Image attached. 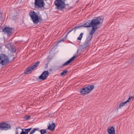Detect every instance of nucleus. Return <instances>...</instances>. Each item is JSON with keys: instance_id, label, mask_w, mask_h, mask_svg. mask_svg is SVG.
Segmentation results:
<instances>
[{"instance_id": "nucleus-1", "label": "nucleus", "mask_w": 134, "mask_h": 134, "mask_svg": "<svg viewBox=\"0 0 134 134\" xmlns=\"http://www.w3.org/2000/svg\"><path fill=\"white\" fill-rule=\"evenodd\" d=\"M103 20V18L102 16L94 17L91 20H88L83 25L84 27H92V28L89 32V34L87 37L86 40L90 41L92 37L93 34L102 24Z\"/></svg>"}, {"instance_id": "nucleus-2", "label": "nucleus", "mask_w": 134, "mask_h": 134, "mask_svg": "<svg viewBox=\"0 0 134 134\" xmlns=\"http://www.w3.org/2000/svg\"><path fill=\"white\" fill-rule=\"evenodd\" d=\"M29 14L34 24H37L40 22L42 20V17L39 15V13H38L34 11L30 12Z\"/></svg>"}, {"instance_id": "nucleus-3", "label": "nucleus", "mask_w": 134, "mask_h": 134, "mask_svg": "<svg viewBox=\"0 0 134 134\" xmlns=\"http://www.w3.org/2000/svg\"><path fill=\"white\" fill-rule=\"evenodd\" d=\"M94 88V86L93 85H89L85 88H83L80 90V92L82 94H86L89 93Z\"/></svg>"}, {"instance_id": "nucleus-4", "label": "nucleus", "mask_w": 134, "mask_h": 134, "mask_svg": "<svg viewBox=\"0 0 134 134\" xmlns=\"http://www.w3.org/2000/svg\"><path fill=\"white\" fill-rule=\"evenodd\" d=\"M9 62V58L7 56L3 54H0V64L4 65Z\"/></svg>"}, {"instance_id": "nucleus-5", "label": "nucleus", "mask_w": 134, "mask_h": 134, "mask_svg": "<svg viewBox=\"0 0 134 134\" xmlns=\"http://www.w3.org/2000/svg\"><path fill=\"white\" fill-rule=\"evenodd\" d=\"M54 3L58 9L61 10L65 7V3L62 0H56Z\"/></svg>"}, {"instance_id": "nucleus-6", "label": "nucleus", "mask_w": 134, "mask_h": 134, "mask_svg": "<svg viewBox=\"0 0 134 134\" xmlns=\"http://www.w3.org/2000/svg\"><path fill=\"white\" fill-rule=\"evenodd\" d=\"M40 62L38 61L35 63L34 64L28 68L27 70L24 72L25 74H28L30 73L32 71H34Z\"/></svg>"}, {"instance_id": "nucleus-7", "label": "nucleus", "mask_w": 134, "mask_h": 134, "mask_svg": "<svg viewBox=\"0 0 134 134\" xmlns=\"http://www.w3.org/2000/svg\"><path fill=\"white\" fill-rule=\"evenodd\" d=\"M11 126L9 124L6 123L4 122L0 124V130H6L10 129Z\"/></svg>"}, {"instance_id": "nucleus-8", "label": "nucleus", "mask_w": 134, "mask_h": 134, "mask_svg": "<svg viewBox=\"0 0 134 134\" xmlns=\"http://www.w3.org/2000/svg\"><path fill=\"white\" fill-rule=\"evenodd\" d=\"M35 5L37 8H41L44 5V3L43 0H35Z\"/></svg>"}, {"instance_id": "nucleus-9", "label": "nucleus", "mask_w": 134, "mask_h": 134, "mask_svg": "<svg viewBox=\"0 0 134 134\" xmlns=\"http://www.w3.org/2000/svg\"><path fill=\"white\" fill-rule=\"evenodd\" d=\"M3 31L6 32L8 35L10 36L14 32L13 29L8 27H5L3 29Z\"/></svg>"}, {"instance_id": "nucleus-10", "label": "nucleus", "mask_w": 134, "mask_h": 134, "mask_svg": "<svg viewBox=\"0 0 134 134\" xmlns=\"http://www.w3.org/2000/svg\"><path fill=\"white\" fill-rule=\"evenodd\" d=\"M49 72L47 71H45L39 77V79L42 80H44L47 78Z\"/></svg>"}, {"instance_id": "nucleus-11", "label": "nucleus", "mask_w": 134, "mask_h": 134, "mask_svg": "<svg viewBox=\"0 0 134 134\" xmlns=\"http://www.w3.org/2000/svg\"><path fill=\"white\" fill-rule=\"evenodd\" d=\"M75 55L73 56V57H72L71 58H70L69 60H68L63 64L62 66H65L68 65L72 61L75 59Z\"/></svg>"}, {"instance_id": "nucleus-12", "label": "nucleus", "mask_w": 134, "mask_h": 134, "mask_svg": "<svg viewBox=\"0 0 134 134\" xmlns=\"http://www.w3.org/2000/svg\"><path fill=\"white\" fill-rule=\"evenodd\" d=\"M108 132L109 134H115V129L113 127H110L107 129Z\"/></svg>"}, {"instance_id": "nucleus-13", "label": "nucleus", "mask_w": 134, "mask_h": 134, "mask_svg": "<svg viewBox=\"0 0 134 134\" xmlns=\"http://www.w3.org/2000/svg\"><path fill=\"white\" fill-rule=\"evenodd\" d=\"M55 127V124L52 122L51 124H50L48 126V129L49 130L53 131Z\"/></svg>"}, {"instance_id": "nucleus-14", "label": "nucleus", "mask_w": 134, "mask_h": 134, "mask_svg": "<svg viewBox=\"0 0 134 134\" xmlns=\"http://www.w3.org/2000/svg\"><path fill=\"white\" fill-rule=\"evenodd\" d=\"M128 102V101L127 100L124 102L121 103L119 105L118 109L119 108H121L122 107L125 105H127V104H129Z\"/></svg>"}, {"instance_id": "nucleus-15", "label": "nucleus", "mask_w": 134, "mask_h": 134, "mask_svg": "<svg viewBox=\"0 0 134 134\" xmlns=\"http://www.w3.org/2000/svg\"><path fill=\"white\" fill-rule=\"evenodd\" d=\"M90 45V42L87 40L85 41L84 44H83V47L86 48L88 47Z\"/></svg>"}, {"instance_id": "nucleus-16", "label": "nucleus", "mask_w": 134, "mask_h": 134, "mask_svg": "<svg viewBox=\"0 0 134 134\" xmlns=\"http://www.w3.org/2000/svg\"><path fill=\"white\" fill-rule=\"evenodd\" d=\"M80 27V26H77V27H75V28L72 29H71V30L70 31H69L68 32V33L66 35V37L67 36V35H68V34L69 33H70V32H71L72 30H74V32H75V31H76V29H78L79 28V27Z\"/></svg>"}, {"instance_id": "nucleus-17", "label": "nucleus", "mask_w": 134, "mask_h": 134, "mask_svg": "<svg viewBox=\"0 0 134 134\" xmlns=\"http://www.w3.org/2000/svg\"><path fill=\"white\" fill-rule=\"evenodd\" d=\"M32 128H29L27 129H24V131L25 133L26 134H27L30 131L31 129Z\"/></svg>"}, {"instance_id": "nucleus-18", "label": "nucleus", "mask_w": 134, "mask_h": 134, "mask_svg": "<svg viewBox=\"0 0 134 134\" xmlns=\"http://www.w3.org/2000/svg\"><path fill=\"white\" fill-rule=\"evenodd\" d=\"M68 71L67 70H64L61 74V75L63 76L65 75L66 73L68 72Z\"/></svg>"}, {"instance_id": "nucleus-19", "label": "nucleus", "mask_w": 134, "mask_h": 134, "mask_svg": "<svg viewBox=\"0 0 134 134\" xmlns=\"http://www.w3.org/2000/svg\"><path fill=\"white\" fill-rule=\"evenodd\" d=\"M83 35V33H81L80 34V35L79 36V37H77V39L79 40H81L82 37V35Z\"/></svg>"}, {"instance_id": "nucleus-20", "label": "nucleus", "mask_w": 134, "mask_h": 134, "mask_svg": "<svg viewBox=\"0 0 134 134\" xmlns=\"http://www.w3.org/2000/svg\"><path fill=\"white\" fill-rule=\"evenodd\" d=\"M38 128H34L31 132L30 133V134H33L35 132V131L38 130Z\"/></svg>"}, {"instance_id": "nucleus-21", "label": "nucleus", "mask_w": 134, "mask_h": 134, "mask_svg": "<svg viewBox=\"0 0 134 134\" xmlns=\"http://www.w3.org/2000/svg\"><path fill=\"white\" fill-rule=\"evenodd\" d=\"M40 132L41 133V134H44L47 133L46 130L45 129L42 130L40 131Z\"/></svg>"}, {"instance_id": "nucleus-22", "label": "nucleus", "mask_w": 134, "mask_h": 134, "mask_svg": "<svg viewBox=\"0 0 134 134\" xmlns=\"http://www.w3.org/2000/svg\"><path fill=\"white\" fill-rule=\"evenodd\" d=\"M11 51L13 53L15 52L16 51L15 47H11Z\"/></svg>"}, {"instance_id": "nucleus-23", "label": "nucleus", "mask_w": 134, "mask_h": 134, "mask_svg": "<svg viewBox=\"0 0 134 134\" xmlns=\"http://www.w3.org/2000/svg\"><path fill=\"white\" fill-rule=\"evenodd\" d=\"M134 97L133 96H130L129 97V99L127 100H128V104H129V103H130L129 102L130 101V100L131 99H132V100H133L134 99Z\"/></svg>"}, {"instance_id": "nucleus-24", "label": "nucleus", "mask_w": 134, "mask_h": 134, "mask_svg": "<svg viewBox=\"0 0 134 134\" xmlns=\"http://www.w3.org/2000/svg\"><path fill=\"white\" fill-rule=\"evenodd\" d=\"M30 116H26L25 117V119L26 120H27L29 119L30 118Z\"/></svg>"}, {"instance_id": "nucleus-25", "label": "nucleus", "mask_w": 134, "mask_h": 134, "mask_svg": "<svg viewBox=\"0 0 134 134\" xmlns=\"http://www.w3.org/2000/svg\"><path fill=\"white\" fill-rule=\"evenodd\" d=\"M21 129L22 130V131L20 133V134H26L25 133L24 131H23V129Z\"/></svg>"}, {"instance_id": "nucleus-26", "label": "nucleus", "mask_w": 134, "mask_h": 134, "mask_svg": "<svg viewBox=\"0 0 134 134\" xmlns=\"http://www.w3.org/2000/svg\"><path fill=\"white\" fill-rule=\"evenodd\" d=\"M64 40V39L62 38L60 39L58 41V42H60L62 41H63Z\"/></svg>"}, {"instance_id": "nucleus-27", "label": "nucleus", "mask_w": 134, "mask_h": 134, "mask_svg": "<svg viewBox=\"0 0 134 134\" xmlns=\"http://www.w3.org/2000/svg\"><path fill=\"white\" fill-rule=\"evenodd\" d=\"M18 129H21V128H20V127H18V128H16V134H18V131L17 130Z\"/></svg>"}, {"instance_id": "nucleus-28", "label": "nucleus", "mask_w": 134, "mask_h": 134, "mask_svg": "<svg viewBox=\"0 0 134 134\" xmlns=\"http://www.w3.org/2000/svg\"><path fill=\"white\" fill-rule=\"evenodd\" d=\"M11 57H12V58H13V60H14V58L13 56V55H12Z\"/></svg>"}]
</instances>
